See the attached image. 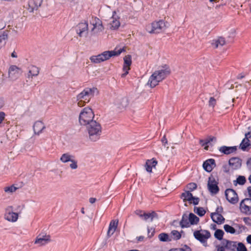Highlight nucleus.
<instances>
[{"instance_id":"nucleus-1","label":"nucleus","mask_w":251,"mask_h":251,"mask_svg":"<svg viewBox=\"0 0 251 251\" xmlns=\"http://www.w3.org/2000/svg\"><path fill=\"white\" fill-rule=\"evenodd\" d=\"M171 73L169 67L165 65L158 70L155 71L150 77L148 85L151 88H154L164 80Z\"/></svg>"},{"instance_id":"nucleus-2","label":"nucleus","mask_w":251,"mask_h":251,"mask_svg":"<svg viewBox=\"0 0 251 251\" xmlns=\"http://www.w3.org/2000/svg\"><path fill=\"white\" fill-rule=\"evenodd\" d=\"M125 51L124 48L120 49H117L116 48L113 50L105 51L101 54L92 56L90 58V60L94 63H100L109 59L111 57L118 56Z\"/></svg>"},{"instance_id":"nucleus-3","label":"nucleus","mask_w":251,"mask_h":251,"mask_svg":"<svg viewBox=\"0 0 251 251\" xmlns=\"http://www.w3.org/2000/svg\"><path fill=\"white\" fill-rule=\"evenodd\" d=\"M87 125H88L87 129L90 139L93 141L98 140L100 137L102 131L100 124L96 121L93 120Z\"/></svg>"},{"instance_id":"nucleus-4","label":"nucleus","mask_w":251,"mask_h":251,"mask_svg":"<svg viewBox=\"0 0 251 251\" xmlns=\"http://www.w3.org/2000/svg\"><path fill=\"white\" fill-rule=\"evenodd\" d=\"M24 207V205L18 206V209H19V211L18 212H13V207L12 206H7L4 211V219L11 223L17 222L19 219V214H21Z\"/></svg>"},{"instance_id":"nucleus-5","label":"nucleus","mask_w":251,"mask_h":251,"mask_svg":"<svg viewBox=\"0 0 251 251\" xmlns=\"http://www.w3.org/2000/svg\"><path fill=\"white\" fill-rule=\"evenodd\" d=\"M94 114L92 109L89 107H85L79 114V122L81 125L86 126L93 121Z\"/></svg>"},{"instance_id":"nucleus-6","label":"nucleus","mask_w":251,"mask_h":251,"mask_svg":"<svg viewBox=\"0 0 251 251\" xmlns=\"http://www.w3.org/2000/svg\"><path fill=\"white\" fill-rule=\"evenodd\" d=\"M166 27L163 20L154 21L146 26V30L150 33L158 34L163 31Z\"/></svg>"},{"instance_id":"nucleus-7","label":"nucleus","mask_w":251,"mask_h":251,"mask_svg":"<svg viewBox=\"0 0 251 251\" xmlns=\"http://www.w3.org/2000/svg\"><path fill=\"white\" fill-rule=\"evenodd\" d=\"M98 92L96 87L85 88L81 92L76 96V100H83L84 101L89 102L91 99L94 97V94Z\"/></svg>"},{"instance_id":"nucleus-8","label":"nucleus","mask_w":251,"mask_h":251,"mask_svg":"<svg viewBox=\"0 0 251 251\" xmlns=\"http://www.w3.org/2000/svg\"><path fill=\"white\" fill-rule=\"evenodd\" d=\"M194 237L205 247L207 246V240L211 237L210 232L206 230H196L193 233Z\"/></svg>"},{"instance_id":"nucleus-9","label":"nucleus","mask_w":251,"mask_h":251,"mask_svg":"<svg viewBox=\"0 0 251 251\" xmlns=\"http://www.w3.org/2000/svg\"><path fill=\"white\" fill-rule=\"evenodd\" d=\"M60 160L63 163L71 162L70 167L73 170L77 168V161L75 159V156L69 153H63L60 157Z\"/></svg>"},{"instance_id":"nucleus-10","label":"nucleus","mask_w":251,"mask_h":251,"mask_svg":"<svg viewBox=\"0 0 251 251\" xmlns=\"http://www.w3.org/2000/svg\"><path fill=\"white\" fill-rule=\"evenodd\" d=\"M225 195L226 200L232 204L237 203L239 201L237 193L232 189H227L225 191Z\"/></svg>"},{"instance_id":"nucleus-11","label":"nucleus","mask_w":251,"mask_h":251,"mask_svg":"<svg viewBox=\"0 0 251 251\" xmlns=\"http://www.w3.org/2000/svg\"><path fill=\"white\" fill-rule=\"evenodd\" d=\"M132 63L131 56L130 55H126L124 57V65L123 70L125 72L121 75L122 77H125L128 74L130 69V66Z\"/></svg>"},{"instance_id":"nucleus-12","label":"nucleus","mask_w":251,"mask_h":251,"mask_svg":"<svg viewBox=\"0 0 251 251\" xmlns=\"http://www.w3.org/2000/svg\"><path fill=\"white\" fill-rule=\"evenodd\" d=\"M207 186L209 191L211 193L216 194L218 193L219 188L218 186V182L214 177L211 176L209 177Z\"/></svg>"},{"instance_id":"nucleus-13","label":"nucleus","mask_w":251,"mask_h":251,"mask_svg":"<svg viewBox=\"0 0 251 251\" xmlns=\"http://www.w3.org/2000/svg\"><path fill=\"white\" fill-rule=\"evenodd\" d=\"M88 30V24L87 22L80 23L76 27V32L80 37L83 35V33H87Z\"/></svg>"},{"instance_id":"nucleus-14","label":"nucleus","mask_w":251,"mask_h":251,"mask_svg":"<svg viewBox=\"0 0 251 251\" xmlns=\"http://www.w3.org/2000/svg\"><path fill=\"white\" fill-rule=\"evenodd\" d=\"M222 244L225 245L226 249L229 251H236L237 242L227 239H223Z\"/></svg>"},{"instance_id":"nucleus-15","label":"nucleus","mask_w":251,"mask_h":251,"mask_svg":"<svg viewBox=\"0 0 251 251\" xmlns=\"http://www.w3.org/2000/svg\"><path fill=\"white\" fill-rule=\"evenodd\" d=\"M215 167L216 163L214 159H208L203 163V168L207 172H211Z\"/></svg>"},{"instance_id":"nucleus-16","label":"nucleus","mask_w":251,"mask_h":251,"mask_svg":"<svg viewBox=\"0 0 251 251\" xmlns=\"http://www.w3.org/2000/svg\"><path fill=\"white\" fill-rule=\"evenodd\" d=\"M22 73L21 69L16 65H12L9 67L8 75L9 77H16Z\"/></svg>"},{"instance_id":"nucleus-17","label":"nucleus","mask_w":251,"mask_h":251,"mask_svg":"<svg viewBox=\"0 0 251 251\" xmlns=\"http://www.w3.org/2000/svg\"><path fill=\"white\" fill-rule=\"evenodd\" d=\"M41 3L42 0H29L27 8L30 12H32L34 10H37Z\"/></svg>"},{"instance_id":"nucleus-18","label":"nucleus","mask_w":251,"mask_h":251,"mask_svg":"<svg viewBox=\"0 0 251 251\" xmlns=\"http://www.w3.org/2000/svg\"><path fill=\"white\" fill-rule=\"evenodd\" d=\"M229 165L232 170H237L241 166V160L238 157H233L230 158L228 161Z\"/></svg>"},{"instance_id":"nucleus-19","label":"nucleus","mask_w":251,"mask_h":251,"mask_svg":"<svg viewBox=\"0 0 251 251\" xmlns=\"http://www.w3.org/2000/svg\"><path fill=\"white\" fill-rule=\"evenodd\" d=\"M240 208L244 212H249L251 208V199H245L240 203Z\"/></svg>"},{"instance_id":"nucleus-20","label":"nucleus","mask_w":251,"mask_h":251,"mask_svg":"<svg viewBox=\"0 0 251 251\" xmlns=\"http://www.w3.org/2000/svg\"><path fill=\"white\" fill-rule=\"evenodd\" d=\"M46 128L44 124L40 121L35 122L33 125V130L35 134L39 135L42 131Z\"/></svg>"},{"instance_id":"nucleus-21","label":"nucleus","mask_w":251,"mask_h":251,"mask_svg":"<svg viewBox=\"0 0 251 251\" xmlns=\"http://www.w3.org/2000/svg\"><path fill=\"white\" fill-rule=\"evenodd\" d=\"M157 161L154 158H152L151 159H148L146 161L145 164V168L146 170L149 173H151L152 172V169L153 168H155L156 165L157 164Z\"/></svg>"},{"instance_id":"nucleus-22","label":"nucleus","mask_w":251,"mask_h":251,"mask_svg":"<svg viewBox=\"0 0 251 251\" xmlns=\"http://www.w3.org/2000/svg\"><path fill=\"white\" fill-rule=\"evenodd\" d=\"M211 218L214 222L219 225L223 223L225 220L222 215L218 213H212Z\"/></svg>"},{"instance_id":"nucleus-23","label":"nucleus","mask_w":251,"mask_h":251,"mask_svg":"<svg viewBox=\"0 0 251 251\" xmlns=\"http://www.w3.org/2000/svg\"><path fill=\"white\" fill-rule=\"evenodd\" d=\"M219 151L225 154H229L234 152H235L237 150V147H227L226 146H223L221 147L219 149Z\"/></svg>"},{"instance_id":"nucleus-24","label":"nucleus","mask_w":251,"mask_h":251,"mask_svg":"<svg viewBox=\"0 0 251 251\" xmlns=\"http://www.w3.org/2000/svg\"><path fill=\"white\" fill-rule=\"evenodd\" d=\"M51 241L50 236H45V238H41L40 236H37L35 241V244H38L40 246H44Z\"/></svg>"},{"instance_id":"nucleus-25","label":"nucleus","mask_w":251,"mask_h":251,"mask_svg":"<svg viewBox=\"0 0 251 251\" xmlns=\"http://www.w3.org/2000/svg\"><path fill=\"white\" fill-rule=\"evenodd\" d=\"M118 224V220H112L109 224L107 234L111 236L116 231Z\"/></svg>"},{"instance_id":"nucleus-26","label":"nucleus","mask_w":251,"mask_h":251,"mask_svg":"<svg viewBox=\"0 0 251 251\" xmlns=\"http://www.w3.org/2000/svg\"><path fill=\"white\" fill-rule=\"evenodd\" d=\"M40 72V68L36 66H31L29 69L27 77L32 78L33 76H37Z\"/></svg>"},{"instance_id":"nucleus-27","label":"nucleus","mask_w":251,"mask_h":251,"mask_svg":"<svg viewBox=\"0 0 251 251\" xmlns=\"http://www.w3.org/2000/svg\"><path fill=\"white\" fill-rule=\"evenodd\" d=\"M98 22L93 24V27L92 29V31L93 32L94 34L98 33L103 30V27L101 22L99 19H98Z\"/></svg>"},{"instance_id":"nucleus-28","label":"nucleus","mask_w":251,"mask_h":251,"mask_svg":"<svg viewBox=\"0 0 251 251\" xmlns=\"http://www.w3.org/2000/svg\"><path fill=\"white\" fill-rule=\"evenodd\" d=\"M180 198L184 202L188 201L190 203H192V199L193 198V196L189 191H186L181 194Z\"/></svg>"},{"instance_id":"nucleus-29","label":"nucleus","mask_w":251,"mask_h":251,"mask_svg":"<svg viewBox=\"0 0 251 251\" xmlns=\"http://www.w3.org/2000/svg\"><path fill=\"white\" fill-rule=\"evenodd\" d=\"M251 146V144L249 139H243L240 144L239 148L243 151H248Z\"/></svg>"},{"instance_id":"nucleus-30","label":"nucleus","mask_w":251,"mask_h":251,"mask_svg":"<svg viewBox=\"0 0 251 251\" xmlns=\"http://www.w3.org/2000/svg\"><path fill=\"white\" fill-rule=\"evenodd\" d=\"M180 226L182 228L190 226V223L189 221V217L186 214H183L182 215L181 220L180 222Z\"/></svg>"},{"instance_id":"nucleus-31","label":"nucleus","mask_w":251,"mask_h":251,"mask_svg":"<svg viewBox=\"0 0 251 251\" xmlns=\"http://www.w3.org/2000/svg\"><path fill=\"white\" fill-rule=\"evenodd\" d=\"M225 44V40L223 37H220L217 39L212 41V45L214 46L215 48H217L219 46H223Z\"/></svg>"},{"instance_id":"nucleus-32","label":"nucleus","mask_w":251,"mask_h":251,"mask_svg":"<svg viewBox=\"0 0 251 251\" xmlns=\"http://www.w3.org/2000/svg\"><path fill=\"white\" fill-rule=\"evenodd\" d=\"M188 217L190 225H196L199 222V218L192 213H190Z\"/></svg>"},{"instance_id":"nucleus-33","label":"nucleus","mask_w":251,"mask_h":251,"mask_svg":"<svg viewBox=\"0 0 251 251\" xmlns=\"http://www.w3.org/2000/svg\"><path fill=\"white\" fill-rule=\"evenodd\" d=\"M157 214L154 211H152L151 213H144L143 219L144 220L150 219L152 221L154 217H157Z\"/></svg>"},{"instance_id":"nucleus-34","label":"nucleus","mask_w":251,"mask_h":251,"mask_svg":"<svg viewBox=\"0 0 251 251\" xmlns=\"http://www.w3.org/2000/svg\"><path fill=\"white\" fill-rule=\"evenodd\" d=\"M7 38L8 34L6 31H4L3 33L0 35V49L4 46Z\"/></svg>"},{"instance_id":"nucleus-35","label":"nucleus","mask_w":251,"mask_h":251,"mask_svg":"<svg viewBox=\"0 0 251 251\" xmlns=\"http://www.w3.org/2000/svg\"><path fill=\"white\" fill-rule=\"evenodd\" d=\"M110 28L113 29H117L120 25V23L119 20L116 19L113 17H112V21L110 23Z\"/></svg>"},{"instance_id":"nucleus-36","label":"nucleus","mask_w":251,"mask_h":251,"mask_svg":"<svg viewBox=\"0 0 251 251\" xmlns=\"http://www.w3.org/2000/svg\"><path fill=\"white\" fill-rule=\"evenodd\" d=\"M171 234L174 240H178L181 237V233L176 230H173L171 231Z\"/></svg>"},{"instance_id":"nucleus-37","label":"nucleus","mask_w":251,"mask_h":251,"mask_svg":"<svg viewBox=\"0 0 251 251\" xmlns=\"http://www.w3.org/2000/svg\"><path fill=\"white\" fill-rule=\"evenodd\" d=\"M158 238L161 241L163 242L171 241V239L169 238L168 234L165 233H162L159 234L158 235Z\"/></svg>"},{"instance_id":"nucleus-38","label":"nucleus","mask_w":251,"mask_h":251,"mask_svg":"<svg viewBox=\"0 0 251 251\" xmlns=\"http://www.w3.org/2000/svg\"><path fill=\"white\" fill-rule=\"evenodd\" d=\"M17 189V187H15L14 185H12L4 187V191L5 193L11 194L15 192Z\"/></svg>"},{"instance_id":"nucleus-39","label":"nucleus","mask_w":251,"mask_h":251,"mask_svg":"<svg viewBox=\"0 0 251 251\" xmlns=\"http://www.w3.org/2000/svg\"><path fill=\"white\" fill-rule=\"evenodd\" d=\"M224 234V231L221 229H217L214 233V236L219 240L223 239Z\"/></svg>"},{"instance_id":"nucleus-40","label":"nucleus","mask_w":251,"mask_h":251,"mask_svg":"<svg viewBox=\"0 0 251 251\" xmlns=\"http://www.w3.org/2000/svg\"><path fill=\"white\" fill-rule=\"evenodd\" d=\"M194 211L199 216L201 217L205 215L206 211L203 207H197L194 208Z\"/></svg>"},{"instance_id":"nucleus-41","label":"nucleus","mask_w":251,"mask_h":251,"mask_svg":"<svg viewBox=\"0 0 251 251\" xmlns=\"http://www.w3.org/2000/svg\"><path fill=\"white\" fill-rule=\"evenodd\" d=\"M224 228L227 233L230 234H234L236 232L235 229L228 225H225L224 226Z\"/></svg>"},{"instance_id":"nucleus-42","label":"nucleus","mask_w":251,"mask_h":251,"mask_svg":"<svg viewBox=\"0 0 251 251\" xmlns=\"http://www.w3.org/2000/svg\"><path fill=\"white\" fill-rule=\"evenodd\" d=\"M236 251H247V249L245 245L241 243H237Z\"/></svg>"},{"instance_id":"nucleus-43","label":"nucleus","mask_w":251,"mask_h":251,"mask_svg":"<svg viewBox=\"0 0 251 251\" xmlns=\"http://www.w3.org/2000/svg\"><path fill=\"white\" fill-rule=\"evenodd\" d=\"M186 187H187V189L188 190V191H189V192H190V191H193L194 190H195L197 187V185L195 183L191 182V183H188Z\"/></svg>"},{"instance_id":"nucleus-44","label":"nucleus","mask_w":251,"mask_h":251,"mask_svg":"<svg viewBox=\"0 0 251 251\" xmlns=\"http://www.w3.org/2000/svg\"><path fill=\"white\" fill-rule=\"evenodd\" d=\"M237 183L240 185H243L245 183L246 180L244 176H239L236 179Z\"/></svg>"},{"instance_id":"nucleus-45","label":"nucleus","mask_w":251,"mask_h":251,"mask_svg":"<svg viewBox=\"0 0 251 251\" xmlns=\"http://www.w3.org/2000/svg\"><path fill=\"white\" fill-rule=\"evenodd\" d=\"M208 104L210 107L214 108L216 104V100L214 97H210L208 101Z\"/></svg>"},{"instance_id":"nucleus-46","label":"nucleus","mask_w":251,"mask_h":251,"mask_svg":"<svg viewBox=\"0 0 251 251\" xmlns=\"http://www.w3.org/2000/svg\"><path fill=\"white\" fill-rule=\"evenodd\" d=\"M206 143V140L205 139V140H200V144H201V145L202 146V147H204V149L205 150H206L207 151L208 150V146L207 145L208 143Z\"/></svg>"},{"instance_id":"nucleus-47","label":"nucleus","mask_w":251,"mask_h":251,"mask_svg":"<svg viewBox=\"0 0 251 251\" xmlns=\"http://www.w3.org/2000/svg\"><path fill=\"white\" fill-rule=\"evenodd\" d=\"M230 168L231 167L229 166V164H226L223 166L222 170L224 172L228 173L230 172Z\"/></svg>"},{"instance_id":"nucleus-48","label":"nucleus","mask_w":251,"mask_h":251,"mask_svg":"<svg viewBox=\"0 0 251 251\" xmlns=\"http://www.w3.org/2000/svg\"><path fill=\"white\" fill-rule=\"evenodd\" d=\"M154 233V229L152 227H148V237L150 238L152 237Z\"/></svg>"},{"instance_id":"nucleus-49","label":"nucleus","mask_w":251,"mask_h":251,"mask_svg":"<svg viewBox=\"0 0 251 251\" xmlns=\"http://www.w3.org/2000/svg\"><path fill=\"white\" fill-rule=\"evenodd\" d=\"M217 251H226V247L225 245H218L216 246Z\"/></svg>"},{"instance_id":"nucleus-50","label":"nucleus","mask_w":251,"mask_h":251,"mask_svg":"<svg viewBox=\"0 0 251 251\" xmlns=\"http://www.w3.org/2000/svg\"><path fill=\"white\" fill-rule=\"evenodd\" d=\"M76 101H77V105L78 106L81 107L84 106L86 103H88L89 102H85L83 100H76Z\"/></svg>"},{"instance_id":"nucleus-51","label":"nucleus","mask_w":251,"mask_h":251,"mask_svg":"<svg viewBox=\"0 0 251 251\" xmlns=\"http://www.w3.org/2000/svg\"><path fill=\"white\" fill-rule=\"evenodd\" d=\"M145 212L141 210H136L135 211V213L139 216L140 217L142 218L143 217V215L144 214Z\"/></svg>"},{"instance_id":"nucleus-52","label":"nucleus","mask_w":251,"mask_h":251,"mask_svg":"<svg viewBox=\"0 0 251 251\" xmlns=\"http://www.w3.org/2000/svg\"><path fill=\"white\" fill-rule=\"evenodd\" d=\"M243 221L246 225L251 226V219L249 217L244 218Z\"/></svg>"},{"instance_id":"nucleus-53","label":"nucleus","mask_w":251,"mask_h":251,"mask_svg":"<svg viewBox=\"0 0 251 251\" xmlns=\"http://www.w3.org/2000/svg\"><path fill=\"white\" fill-rule=\"evenodd\" d=\"M199 202V199L198 198H196L193 197V198L192 199V203L194 205L198 204Z\"/></svg>"},{"instance_id":"nucleus-54","label":"nucleus","mask_w":251,"mask_h":251,"mask_svg":"<svg viewBox=\"0 0 251 251\" xmlns=\"http://www.w3.org/2000/svg\"><path fill=\"white\" fill-rule=\"evenodd\" d=\"M5 116V114L3 112H0V124L4 120Z\"/></svg>"},{"instance_id":"nucleus-55","label":"nucleus","mask_w":251,"mask_h":251,"mask_svg":"<svg viewBox=\"0 0 251 251\" xmlns=\"http://www.w3.org/2000/svg\"><path fill=\"white\" fill-rule=\"evenodd\" d=\"M236 227H238L240 229V232H241L243 230L245 229V227L244 226L239 224H235Z\"/></svg>"},{"instance_id":"nucleus-56","label":"nucleus","mask_w":251,"mask_h":251,"mask_svg":"<svg viewBox=\"0 0 251 251\" xmlns=\"http://www.w3.org/2000/svg\"><path fill=\"white\" fill-rule=\"evenodd\" d=\"M216 138L214 137H209L208 138H207V139H206V143H210L211 142L213 141V140H216Z\"/></svg>"},{"instance_id":"nucleus-57","label":"nucleus","mask_w":251,"mask_h":251,"mask_svg":"<svg viewBox=\"0 0 251 251\" xmlns=\"http://www.w3.org/2000/svg\"><path fill=\"white\" fill-rule=\"evenodd\" d=\"M223 209L222 207H221V206L217 207L216 209V211L214 213H218L221 214V213H222V212H223Z\"/></svg>"},{"instance_id":"nucleus-58","label":"nucleus","mask_w":251,"mask_h":251,"mask_svg":"<svg viewBox=\"0 0 251 251\" xmlns=\"http://www.w3.org/2000/svg\"><path fill=\"white\" fill-rule=\"evenodd\" d=\"M251 137V132H248L245 134V137L244 139H249Z\"/></svg>"},{"instance_id":"nucleus-59","label":"nucleus","mask_w":251,"mask_h":251,"mask_svg":"<svg viewBox=\"0 0 251 251\" xmlns=\"http://www.w3.org/2000/svg\"><path fill=\"white\" fill-rule=\"evenodd\" d=\"M96 201V198H90L89 199V202L93 204L94 203H95Z\"/></svg>"},{"instance_id":"nucleus-60","label":"nucleus","mask_w":251,"mask_h":251,"mask_svg":"<svg viewBox=\"0 0 251 251\" xmlns=\"http://www.w3.org/2000/svg\"><path fill=\"white\" fill-rule=\"evenodd\" d=\"M169 251H185L183 249L179 248V249H171Z\"/></svg>"},{"instance_id":"nucleus-61","label":"nucleus","mask_w":251,"mask_h":251,"mask_svg":"<svg viewBox=\"0 0 251 251\" xmlns=\"http://www.w3.org/2000/svg\"><path fill=\"white\" fill-rule=\"evenodd\" d=\"M247 241L248 243L251 244V234L247 237Z\"/></svg>"},{"instance_id":"nucleus-62","label":"nucleus","mask_w":251,"mask_h":251,"mask_svg":"<svg viewBox=\"0 0 251 251\" xmlns=\"http://www.w3.org/2000/svg\"><path fill=\"white\" fill-rule=\"evenodd\" d=\"M144 239V237L143 236H140L137 237L138 241H142Z\"/></svg>"},{"instance_id":"nucleus-63","label":"nucleus","mask_w":251,"mask_h":251,"mask_svg":"<svg viewBox=\"0 0 251 251\" xmlns=\"http://www.w3.org/2000/svg\"><path fill=\"white\" fill-rule=\"evenodd\" d=\"M247 189H248V192L249 196L250 197V199H251V186L249 187Z\"/></svg>"},{"instance_id":"nucleus-64","label":"nucleus","mask_w":251,"mask_h":251,"mask_svg":"<svg viewBox=\"0 0 251 251\" xmlns=\"http://www.w3.org/2000/svg\"><path fill=\"white\" fill-rule=\"evenodd\" d=\"M162 141L163 143H164V144H167V140L165 138V136L163 137V139H162Z\"/></svg>"}]
</instances>
